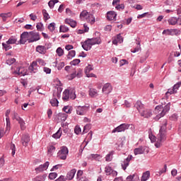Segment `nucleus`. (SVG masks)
<instances>
[{"mask_svg": "<svg viewBox=\"0 0 181 181\" xmlns=\"http://www.w3.org/2000/svg\"><path fill=\"white\" fill-rule=\"evenodd\" d=\"M18 42V35L11 36L7 41V43L11 45H15Z\"/></svg>", "mask_w": 181, "mask_h": 181, "instance_id": "obj_33", "label": "nucleus"}, {"mask_svg": "<svg viewBox=\"0 0 181 181\" xmlns=\"http://www.w3.org/2000/svg\"><path fill=\"white\" fill-rule=\"evenodd\" d=\"M69 98H70V90L66 89L63 93L62 99L64 101H68Z\"/></svg>", "mask_w": 181, "mask_h": 181, "instance_id": "obj_32", "label": "nucleus"}, {"mask_svg": "<svg viewBox=\"0 0 181 181\" xmlns=\"http://www.w3.org/2000/svg\"><path fill=\"white\" fill-rule=\"evenodd\" d=\"M107 18L108 21H117V13L115 11H108Z\"/></svg>", "mask_w": 181, "mask_h": 181, "instance_id": "obj_19", "label": "nucleus"}, {"mask_svg": "<svg viewBox=\"0 0 181 181\" xmlns=\"http://www.w3.org/2000/svg\"><path fill=\"white\" fill-rule=\"evenodd\" d=\"M170 110V103H168L164 107L162 105L156 107L154 112L156 114V119H159L162 117H165L167 112Z\"/></svg>", "mask_w": 181, "mask_h": 181, "instance_id": "obj_2", "label": "nucleus"}, {"mask_svg": "<svg viewBox=\"0 0 181 181\" xmlns=\"http://www.w3.org/2000/svg\"><path fill=\"white\" fill-rule=\"evenodd\" d=\"M62 164H57L56 165H54L52 168L51 169V172H54V170H57V169H60L62 168Z\"/></svg>", "mask_w": 181, "mask_h": 181, "instance_id": "obj_63", "label": "nucleus"}, {"mask_svg": "<svg viewBox=\"0 0 181 181\" xmlns=\"http://www.w3.org/2000/svg\"><path fill=\"white\" fill-rule=\"evenodd\" d=\"M29 35V43H33V42H37L40 40V35L39 33L36 31H30L28 33Z\"/></svg>", "mask_w": 181, "mask_h": 181, "instance_id": "obj_8", "label": "nucleus"}, {"mask_svg": "<svg viewBox=\"0 0 181 181\" xmlns=\"http://www.w3.org/2000/svg\"><path fill=\"white\" fill-rule=\"evenodd\" d=\"M42 13L45 21H49V19H50V16H49V13L46 11V10H43Z\"/></svg>", "mask_w": 181, "mask_h": 181, "instance_id": "obj_54", "label": "nucleus"}, {"mask_svg": "<svg viewBox=\"0 0 181 181\" xmlns=\"http://www.w3.org/2000/svg\"><path fill=\"white\" fill-rule=\"evenodd\" d=\"M80 18L81 21H86V22L90 23V25L95 23V17H94V15L91 14V13H88L86 10H83L80 13Z\"/></svg>", "mask_w": 181, "mask_h": 181, "instance_id": "obj_4", "label": "nucleus"}, {"mask_svg": "<svg viewBox=\"0 0 181 181\" xmlns=\"http://www.w3.org/2000/svg\"><path fill=\"white\" fill-rule=\"evenodd\" d=\"M81 45L83 49H85L86 52H88V50H90L91 47H93L89 38L87 39L85 42H81Z\"/></svg>", "mask_w": 181, "mask_h": 181, "instance_id": "obj_15", "label": "nucleus"}, {"mask_svg": "<svg viewBox=\"0 0 181 181\" xmlns=\"http://www.w3.org/2000/svg\"><path fill=\"white\" fill-rule=\"evenodd\" d=\"M111 91H112V86H111V83H107L103 85L102 88V93H103V94L108 95Z\"/></svg>", "mask_w": 181, "mask_h": 181, "instance_id": "obj_13", "label": "nucleus"}, {"mask_svg": "<svg viewBox=\"0 0 181 181\" xmlns=\"http://www.w3.org/2000/svg\"><path fill=\"white\" fill-rule=\"evenodd\" d=\"M30 141L29 134H23L21 138V144L23 146H27Z\"/></svg>", "mask_w": 181, "mask_h": 181, "instance_id": "obj_17", "label": "nucleus"}, {"mask_svg": "<svg viewBox=\"0 0 181 181\" xmlns=\"http://www.w3.org/2000/svg\"><path fill=\"white\" fill-rule=\"evenodd\" d=\"M76 110L78 115H84L90 110V105L77 106Z\"/></svg>", "mask_w": 181, "mask_h": 181, "instance_id": "obj_9", "label": "nucleus"}, {"mask_svg": "<svg viewBox=\"0 0 181 181\" xmlns=\"http://www.w3.org/2000/svg\"><path fill=\"white\" fill-rule=\"evenodd\" d=\"M67 155H69V148L66 146H62L60 147L57 156L61 160H66L67 159Z\"/></svg>", "mask_w": 181, "mask_h": 181, "instance_id": "obj_6", "label": "nucleus"}, {"mask_svg": "<svg viewBox=\"0 0 181 181\" xmlns=\"http://www.w3.org/2000/svg\"><path fill=\"white\" fill-rule=\"evenodd\" d=\"M181 86V81L177 83L176 84H175L173 87V89H174L175 93H177V90H179V88H180Z\"/></svg>", "mask_w": 181, "mask_h": 181, "instance_id": "obj_49", "label": "nucleus"}, {"mask_svg": "<svg viewBox=\"0 0 181 181\" xmlns=\"http://www.w3.org/2000/svg\"><path fill=\"white\" fill-rule=\"evenodd\" d=\"M28 42L29 43V33L23 32L20 37V40L18 41L19 45H25Z\"/></svg>", "mask_w": 181, "mask_h": 181, "instance_id": "obj_11", "label": "nucleus"}, {"mask_svg": "<svg viewBox=\"0 0 181 181\" xmlns=\"http://www.w3.org/2000/svg\"><path fill=\"white\" fill-rule=\"evenodd\" d=\"M149 176H151V173L149 171H146L143 173L141 181H146L149 179Z\"/></svg>", "mask_w": 181, "mask_h": 181, "instance_id": "obj_37", "label": "nucleus"}, {"mask_svg": "<svg viewBox=\"0 0 181 181\" xmlns=\"http://www.w3.org/2000/svg\"><path fill=\"white\" fill-rule=\"evenodd\" d=\"M89 40L92 46H94L95 45H101V38L100 37L89 38Z\"/></svg>", "mask_w": 181, "mask_h": 181, "instance_id": "obj_21", "label": "nucleus"}, {"mask_svg": "<svg viewBox=\"0 0 181 181\" xmlns=\"http://www.w3.org/2000/svg\"><path fill=\"white\" fill-rule=\"evenodd\" d=\"M92 70H93V66L88 65L85 68V74H87L90 73V71H92Z\"/></svg>", "mask_w": 181, "mask_h": 181, "instance_id": "obj_59", "label": "nucleus"}, {"mask_svg": "<svg viewBox=\"0 0 181 181\" xmlns=\"http://www.w3.org/2000/svg\"><path fill=\"white\" fill-rule=\"evenodd\" d=\"M168 169V166L166 165H164V168L163 169H161L159 172V176H160V175L163 174V173H166V170Z\"/></svg>", "mask_w": 181, "mask_h": 181, "instance_id": "obj_62", "label": "nucleus"}, {"mask_svg": "<svg viewBox=\"0 0 181 181\" xmlns=\"http://www.w3.org/2000/svg\"><path fill=\"white\" fill-rule=\"evenodd\" d=\"M69 98H71V100H76V90H74V88L69 90Z\"/></svg>", "mask_w": 181, "mask_h": 181, "instance_id": "obj_39", "label": "nucleus"}, {"mask_svg": "<svg viewBox=\"0 0 181 181\" xmlns=\"http://www.w3.org/2000/svg\"><path fill=\"white\" fill-rule=\"evenodd\" d=\"M63 111L66 112V114H71V111H73V109L71 106L70 105H66L63 107Z\"/></svg>", "mask_w": 181, "mask_h": 181, "instance_id": "obj_42", "label": "nucleus"}, {"mask_svg": "<svg viewBox=\"0 0 181 181\" xmlns=\"http://www.w3.org/2000/svg\"><path fill=\"white\" fill-rule=\"evenodd\" d=\"M124 42V38L121 36V34H118L116 37L112 40L113 45H118V43H122Z\"/></svg>", "mask_w": 181, "mask_h": 181, "instance_id": "obj_22", "label": "nucleus"}, {"mask_svg": "<svg viewBox=\"0 0 181 181\" xmlns=\"http://www.w3.org/2000/svg\"><path fill=\"white\" fill-rule=\"evenodd\" d=\"M134 107L139 111L141 117H144V118H149L150 117H152V110L149 109H145L141 101H137L134 105Z\"/></svg>", "mask_w": 181, "mask_h": 181, "instance_id": "obj_3", "label": "nucleus"}, {"mask_svg": "<svg viewBox=\"0 0 181 181\" xmlns=\"http://www.w3.org/2000/svg\"><path fill=\"white\" fill-rule=\"evenodd\" d=\"M74 132L76 135L81 134V128H80L78 126H76L74 129Z\"/></svg>", "mask_w": 181, "mask_h": 181, "instance_id": "obj_61", "label": "nucleus"}, {"mask_svg": "<svg viewBox=\"0 0 181 181\" xmlns=\"http://www.w3.org/2000/svg\"><path fill=\"white\" fill-rule=\"evenodd\" d=\"M49 161H47L44 164L40 165L38 168H35V171L37 172V173H40V172L47 170V168H49Z\"/></svg>", "mask_w": 181, "mask_h": 181, "instance_id": "obj_16", "label": "nucleus"}, {"mask_svg": "<svg viewBox=\"0 0 181 181\" xmlns=\"http://www.w3.org/2000/svg\"><path fill=\"white\" fill-rule=\"evenodd\" d=\"M56 53L59 56V57H62V56L64 54V51L63 50V49H62V47H58L56 50Z\"/></svg>", "mask_w": 181, "mask_h": 181, "instance_id": "obj_44", "label": "nucleus"}, {"mask_svg": "<svg viewBox=\"0 0 181 181\" xmlns=\"http://www.w3.org/2000/svg\"><path fill=\"white\" fill-rule=\"evenodd\" d=\"M62 128H59L58 131L52 135V138H54L55 139H59L60 136H62Z\"/></svg>", "mask_w": 181, "mask_h": 181, "instance_id": "obj_41", "label": "nucleus"}, {"mask_svg": "<svg viewBox=\"0 0 181 181\" xmlns=\"http://www.w3.org/2000/svg\"><path fill=\"white\" fill-rule=\"evenodd\" d=\"M17 122L21 127V129H22V131H25V129H26V123L25 122V120H23L22 117H20Z\"/></svg>", "mask_w": 181, "mask_h": 181, "instance_id": "obj_29", "label": "nucleus"}, {"mask_svg": "<svg viewBox=\"0 0 181 181\" xmlns=\"http://www.w3.org/2000/svg\"><path fill=\"white\" fill-rule=\"evenodd\" d=\"M21 117H19V115L16 113V112H13V119H16L18 121Z\"/></svg>", "mask_w": 181, "mask_h": 181, "instance_id": "obj_64", "label": "nucleus"}, {"mask_svg": "<svg viewBox=\"0 0 181 181\" xmlns=\"http://www.w3.org/2000/svg\"><path fill=\"white\" fill-rule=\"evenodd\" d=\"M105 172L107 176H110V175H111V173H112V168L110 166H106L105 168Z\"/></svg>", "mask_w": 181, "mask_h": 181, "instance_id": "obj_45", "label": "nucleus"}, {"mask_svg": "<svg viewBox=\"0 0 181 181\" xmlns=\"http://www.w3.org/2000/svg\"><path fill=\"white\" fill-rule=\"evenodd\" d=\"M38 67L37 63L36 62H33V63L28 67V70L30 73H37Z\"/></svg>", "mask_w": 181, "mask_h": 181, "instance_id": "obj_18", "label": "nucleus"}, {"mask_svg": "<svg viewBox=\"0 0 181 181\" xmlns=\"http://www.w3.org/2000/svg\"><path fill=\"white\" fill-rule=\"evenodd\" d=\"M145 153V148L143 146H140L139 148H134V155H142V153Z\"/></svg>", "mask_w": 181, "mask_h": 181, "instance_id": "obj_26", "label": "nucleus"}, {"mask_svg": "<svg viewBox=\"0 0 181 181\" xmlns=\"http://www.w3.org/2000/svg\"><path fill=\"white\" fill-rule=\"evenodd\" d=\"M3 49L6 50V52H8V50H11L12 49V46H11V44L8 43V41L2 43Z\"/></svg>", "mask_w": 181, "mask_h": 181, "instance_id": "obj_40", "label": "nucleus"}, {"mask_svg": "<svg viewBox=\"0 0 181 181\" xmlns=\"http://www.w3.org/2000/svg\"><path fill=\"white\" fill-rule=\"evenodd\" d=\"M11 16L12 13L11 12L0 13V18H2L3 22H6V21H8V18H11Z\"/></svg>", "mask_w": 181, "mask_h": 181, "instance_id": "obj_25", "label": "nucleus"}, {"mask_svg": "<svg viewBox=\"0 0 181 181\" xmlns=\"http://www.w3.org/2000/svg\"><path fill=\"white\" fill-rule=\"evenodd\" d=\"M76 56V51L75 50H71L67 54V59H73Z\"/></svg>", "mask_w": 181, "mask_h": 181, "instance_id": "obj_48", "label": "nucleus"}, {"mask_svg": "<svg viewBox=\"0 0 181 181\" xmlns=\"http://www.w3.org/2000/svg\"><path fill=\"white\" fill-rule=\"evenodd\" d=\"M15 62H16V59L15 58H9L8 59L6 60V63L8 66H12V64H13Z\"/></svg>", "mask_w": 181, "mask_h": 181, "instance_id": "obj_50", "label": "nucleus"}, {"mask_svg": "<svg viewBox=\"0 0 181 181\" xmlns=\"http://www.w3.org/2000/svg\"><path fill=\"white\" fill-rule=\"evenodd\" d=\"M46 177H47V174H44L42 175H37L35 177V181H45L46 180Z\"/></svg>", "mask_w": 181, "mask_h": 181, "instance_id": "obj_38", "label": "nucleus"}, {"mask_svg": "<svg viewBox=\"0 0 181 181\" xmlns=\"http://www.w3.org/2000/svg\"><path fill=\"white\" fill-rule=\"evenodd\" d=\"M47 49H49V47L47 48L45 46L38 45L36 47V52H38V53H40V54H45Z\"/></svg>", "mask_w": 181, "mask_h": 181, "instance_id": "obj_23", "label": "nucleus"}, {"mask_svg": "<svg viewBox=\"0 0 181 181\" xmlns=\"http://www.w3.org/2000/svg\"><path fill=\"white\" fill-rule=\"evenodd\" d=\"M129 124H125V123L122 124L117 127L115 128L112 130V134H115V132H124V131H127V129H129Z\"/></svg>", "mask_w": 181, "mask_h": 181, "instance_id": "obj_10", "label": "nucleus"}, {"mask_svg": "<svg viewBox=\"0 0 181 181\" xmlns=\"http://www.w3.org/2000/svg\"><path fill=\"white\" fill-rule=\"evenodd\" d=\"M56 151V147L54 146H49L47 149L48 155H53Z\"/></svg>", "mask_w": 181, "mask_h": 181, "instance_id": "obj_43", "label": "nucleus"}, {"mask_svg": "<svg viewBox=\"0 0 181 181\" xmlns=\"http://www.w3.org/2000/svg\"><path fill=\"white\" fill-rule=\"evenodd\" d=\"M88 94L90 97L92 98H95V97H97L98 95V92L97 91V89L95 88H89Z\"/></svg>", "mask_w": 181, "mask_h": 181, "instance_id": "obj_27", "label": "nucleus"}, {"mask_svg": "<svg viewBox=\"0 0 181 181\" xmlns=\"http://www.w3.org/2000/svg\"><path fill=\"white\" fill-rule=\"evenodd\" d=\"M59 32H61L62 33H66L69 32V28L66 25H60Z\"/></svg>", "mask_w": 181, "mask_h": 181, "instance_id": "obj_46", "label": "nucleus"}, {"mask_svg": "<svg viewBox=\"0 0 181 181\" xmlns=\"http://www.w3.org/2000/svg\"><path fill=\"white\" fill-rule=\"evenodd\" d=\"M65 23L66 25H69L71 28H76L77 26V22L76 21H74L73 19L66 18L65 19Z\"/></svg>", "mask_w": 181, "mask_h": 181, "instance_id": "obj_24", "label": "nucleus"}, {"mask_svg": "<svg viewBox=\"0 0 181 181\" xmlns=\"http://www.w3.org/2000/svg\"><path fill=\"white\" fill-rule=\"evenodd\" d=\"M136 45L137 47H136L134 49H131L132 53H137V52H139V50H141V40H137Z\"/></svg>", "mask_w": 181, "mask_h": 181, "instance_id": "obj_34", "label": "nucleus"}, {"mask_svg": "<svg viewBox=\"0 0 181 181\" xmlns=\"http://www.w3.org/2000/svg\"><path fill=\"white\" fill-rule=\"evenodd\" d=\"M80 62L79 59H76L71 62L70 64H71V66H77V64H80Z\"/></svg>", "mask_w": 181, "mask_h": 181, "instance_id": "obj_58", "label": "nucleus"}, {"mask_svg": "<svg viewBox=\"0 0 181 181\" xmlns=\"http://www.w3.org/2000/svg\"><path fill=\"white\" fill-rule=\"evenodd\" d=\"M115 9H117V11H122L123 9H125V6L122 4H119L117 6H115Z\"/></svg>", "mask_w": 181, "mask_h": 181, "instance_id": "obj_55", "label": "nucleus"}, {"mask_svg": "<svg viewBox=\"0 0 181 181\" xmlns=\"http://www.w3.org/2000/svg\"><path fill=\"white\" fill-rule=\"evenodd\" d=\"M10 148H11V151H12L11 155H12L13 156H15V153H16V147L15 146V145H14L13 144H11Z\"/></svg>", "mask_w": 181, "mask_h": 181, "instance_id": "obj_56", "label": "nucleus"}, {"mask_svg": "<svg viewBox=\"0 0 181 181\" xmlns=\"http://www.w3.org/2000/svg\"><path fill=\"white\" fill-rule=\"evenodd\" d=\"M62 91H63V88H57V90H54L53 98L50 100V104L52 107H59V100L57 98H60Z\"/></svg>", "mask_w": 181, "mask_h": 181, "instance_id": "obj_5", "label": "nucleus"}, {"mask_svg": "<svg viewBox=\"0 0 181 181\" xmlns=\"http://www.w3.org/2000/svg\"><path fill=\"white\" fill-rule=\"evenodd\" d=\"M105 160L106 162H111L112 160V152H110L107 155H106Z\"/></svg>", "mask_w": 181, "mask_h": 181, "instance_id": "obj_51", "label": "nucleus"}, {"mask_svg": "<svg viewBox=\"0 0 181 181\" xmlns=\"http://www.w3.org/2000/svg\"><path fill=\"white\" fill-rule=\"evenodd\" d=\"M58 119H59V121H62L63 122H64V121H66V119H67V114L59 113Z\"/></svg>", "mask_w": 181, "mask_h": 181, "instance_id": "obj_36", "label": "nucleus"}, {"mask_svg": "<svg viewBox=\"0 0 181 181\" xmlns=\"http://www.w3.org/2000/svg\"><path fill=\"white\" fill-rule=\"evenodd\" d=\"M11 70L13 74H18V76H26L28 75V68L24 66L11 67Z\"/></svg>", "mask_w": 181, "mask_h": 181, "instance_id": "obj_7", "label": "nucleus"}, {"mask_svg": "<svg viewBox=\"0 0 181 181\" xmlns=\"http://www.w3.org/2000/svg\"><path fill=\"white\" fill-rule=\"evenodd\" d=\"M50 180H54L57 177V174L56 173H50L48 176Z\"/></svg>", "mask_w": 181, "mask_h": 181, "instance_id": "obj_53", "label": "nucleus"}, {"mask_svg": "<svg viewBox=\"0 0 181 181\" xmlns=\"http://www.w3.org/2000/svg\"><path fill=\"white\" fill-rule=\"evenodd\" d=\"M179 33V30L177 29H167L163 31V35H165L166 36H175V35H177Z\"/></svg>", "mask_w": 181, "mask_h": 181, "instance_id": "obj_14", "label": "nucleus"}, {"mask_svg": "<svg viewBox=\"0 0 181 181\" xmlns=\"http://www.w3.org/2000/svg\"><path fill=\"white\" fill-rule=\"evenodd\" d=\"M177 118H179V117L177 116V114H176V113L173 114L170 117V121H177Z\"/></svg>", "mask_w": 181, "mask_h": 181, "instance_id": "obj_57", "label": "nucleus"}, {"mask_svg": "<svg viewBox=\"0 0 181 181\" xmlns=\"http://www.w3.org/2000/svg\"><path fill=\"white\" fill-rule=\"evenodd\" d=\"M48 29L50 32H54V29H56V23H51L48 25Z\"/></svg>", "mask_w": 181, "mask_h": 181, "instance_id": "obj_52", "label": "nucleus"}, {"mask_svg": "<svg viewBox=\"0 0 181 181\" xmlns=\"http://www.w3.org/2000/svg\"><path fill=\"white\" fill-rule=\"evenodd\" d=\"M6 130L11 129V120L9 119V117L6 118Z\"/></svg>", "mask_w": 181, "mask_h": 181, "instance_id": "obj_60", "label": "nucleus"}, {"mask_svg": "<svg viewBox=\"0 0 181 181\" xmlns=\"http://www.w3.org/2000/svg\"><path fill=\"white\" fill-rule=\"evenodd\" d=\"M17 122L21 127V129H22V131H25V129H26V123L25 122V120H23L22 117H20Z\"/></svg>", "mask_w": 181, "mask_h": 181, "instance_id": "obj_30", "label": "nucleus"}, {"mask_svg": "<svg viewBox=\"0 0 181 181\" xmlns=\"http://www.w3.org/2000/svg\"><path fill=\"white\" fill-rule=\"evenodd\" d=\"M88 159L89 160H100L101 159V156L99 154H90L88 157Z\"/></svg>", "mask_w": 181, "mask_h": 181, "instance_id": "obj_31", "label": "nucleus"}, {"mask_svg": "<svg viewBox=\"0 0 181 181\" xmlns=\"http://www.w3.org/2000/svg\"><path fill=\"white\" fill-rule=\"evenodd\" d=\"M91 129V125L90 124H86L83 127V130L82 132V134H87V132H88L90 131V129Z\"/></svg>", "mask_w": 181, "mask_h": 181, "instance_id": "obj_47", "label": "nucleus"}, {"mask_svg": "<svg viewBox=\"0 0 181 181\" xmlns=\"http://www.w3.org/2000/svg\"><path fill=\"white\" fill-rule=\"evenodd\" d=\"M132 158V156H129L126 159L122 161L121 166L123 170H127V168L129 166V162H131Z\"/></svg>", "mask_w": 181, "mask_h": 181, "instance_id": "obj_12", "label": "nucleus"}, {"mask_svg": "<svg viewBox=\"0 0 181 181\" xmlns=\"http://www.w3.org/2000/svg\"><path fill=\"white\" fill-rule=\"evenodd\" d=\"M77 172V170L72 169L66 174V179L67 180H73L74 179V176L76 175V173Z\"/></svg>", "mask_w": 181, "mask_h": 181, "instance_id": "obj_20", "label": "nucleus"}, {"mask_svg": "<svg viewBox=\"0 0 181 181\" xmlns=\"http://www.w3.org/2000/svg\"><path fill=\"white\" fill-rule=\"evenodd\" d=\"M168 22L169 25H175L177 22H179V20H177V18L176 17H172L168 19Z\"/></svg>", "mask_w": 181, "mask_h": 181, "instance_id": "obj_35", "label": "nucleus"}, {"mask_svg": "<svg viewBox=\"0 0 181 181\" xmlns=\"http://www.w3.org/2000/svg\"><path fill=\"white\" fill-rule=\"evenodd\" d=\"M168 125V120H164L163 124L160 126L159 134L157 135L156 139L155 146L160 148L163 144V142L166 141V129Z\"/></svg>", "mask_w": 181, "mask_h": 181, "instance_id": "obj_1", "label": "nucleus"}, {"mask_svg": "<svg viewBox=\"0 0 181 181\" xmlns=\"http://www.w3.org/2000/svg\"><path fill=\"white\" fill-rule=\"evenodd\" d=\"M17 122L21 127V129H22V131H25V129H26V123L25 122V120H23L22 117H20Z\"/></svg>", "mask_w": 181, "mask_h": 181, "instance_id": "obj_28", "label": "nucleus"}]
</instances>
